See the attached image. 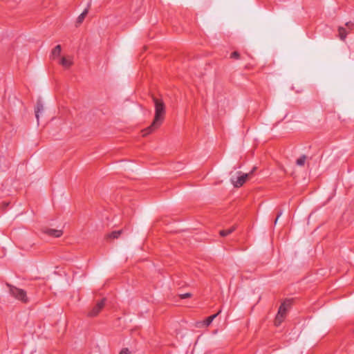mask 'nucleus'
<instances>
[{
	"label": "nucleus",
	"mask_w": 354,
	"mask_h": 354,
	"mask_svg": "<svg viewBox=\"0 0 354 354\" xmlns=\"http://www.w3.org/2000/svg\"><path fill=\"white\" fill-rule=\"evenodd\" d=\"M152 99L155 106V115L151 124L142 131L143 136H146L158 129L165 117L166 108L162 100L156 97H153Z\"/></svg>",
	"instance_id": "nucleus-1"
},
{
	"label": "nucleus",
	"mask_w": 354,
	"mask_h": 354,
	"mask_svg": "<svg viewBox=\"0 0 354 354\" xmlns=\"http://www.w3.org/2000/svg\"><path fill=\"white\" fill-rule=\"evenodd\" d=\"M290 306L291 301L290 300H286L281 304L274 319L275 326H278L283 322L288 312V310L290 308Z\"/></svg>",
	"instance_id": "nucleus-2"
},
{
	"label": "nucleus",
	"mask_w": 354,
	"mask_h": 354,
	"mask_svg": "<svg viewBox=\"0 0 354 354\" xmlns=\"http://www.w3.org/2000/svg\"><path fill=\"white\" fill-rule=\"evenodd\" d=\"M252 172L253 171H252L250 174H241V172H239L240 174L239 176H237L236 178L231 179L232 185L235 187H241L248 179L249 176L252 174Z\"/></svg>",
	"instance_id": "nucleus-3"
},
{
	"label": "nucleus",
	"mask_w": 354,
	"mask_h": 354,
	"mask_svg": "<svg viewBox=\"0 0 354 354\" xmlns=\"http://www.w3.org/2000/svg\"><path fill=\"white\" fill-rule=\"evenodd\" d=\"M10 294L22 301L26 302L28 300V295L24 289H9Z\"/></svg>",
	"instance_id": "nucleus-4"
},
{
	"label": "nucleus",
	"mask_w": 354,
	"mask_h": 354,
	"mask_svg": "<svg viewBox=\"0 0 354 354\" xmlns=\"http://www.w3.org/2000/svg\"><path fill=\"white\" fill-rule=\"evenodd\" d=\"M106 299L104 298L100 301L97 302L88 313V316L95 317L98 315L100 310L102 309L104 305Z\"/></svg>",
	"instance_id": "nucleus-5"
},
{
	"label": "nucleus",
	"mask_w": 354,
	"mask_h": 354,
	"mask_svg": "<svg viewBox=\"0 0 354 354\" xmlns=\"http://www.w3.org/2000/svg\"><path fill=\"white\" fill-rule=\"evenodd\" d=\"M41 232L49 236H53L55 238H59L62 236L63 234L62 230L51 229L46 227L42 228Z\"/></svg>",
	"instance_id": "nucleus-6"
},
{
	"label": "nucleus",
	"mask_w": 354,
	"mask_h": 354,
	"mask_svg": "<svg viewBox=\"0 0 354 354\" xmlns=\"http://www.w3.org/2000/svg\"><path fill=\"white\" fill-rule=\"evenodd\" d=\"M59 64H61L63 67L68 68L71 67L73 64V57H62L60 58Z\"/></svg>",
	"instance_id": "nucleus-7"
},
{
	"label": "nucleus",
	"mask_w": 354,
	"mask_h": 354,
	"mask_svg": "<svg viewBox=\"0 0 354 354\" xmlns=\"http://www.w3.org/2000/svg\"><path fill=\"white\" fill-rule=\"evenodd\" d=\"M62 52V47L60 45H57L51 52V57L53 59H57L60 56Z\"/></svg>",
	"instance_id": "nucleus-8"
},
{
	"label": "nucleus",
	"mask_w": 354,
	"mask_h": 354,
	"mask_svg": "<svg viewBox=\"0 0 354 354\" xmlns=\"http://www.w3.org/2000/svg\"><path fill=\"white\" fill-rule=\"evenodd\" d=\"M88 12V9L86 8L77 18L76 21V26H80L83 21L84 20L85 17H86L87 14Z\"/></svg>",
	"instance_id": "nucleus-9"
},
{
	"label": "nucleus",
	"mask_w": 354,
	"mask_h": 354,
	"mask_svg": "<svg viewBox=\"0 0 354 354\" xmlns=\"http://www.w3.org/2000/svg\"><path fill=\"white\" fill-rule=\"evenodd\" d=\"M122 230L113 231L106 235V239H118L122 234Z\"/></svg>",
	"instance_id": "nucleus-10"
},
{
	"label": "nucleus",
	"mask_w": 354,
	"mask_h": 354,
	"mask_svg": "<svg viewBox=\"0 0 354 354\" xmlns=\"http://www.w3.org/2000/svg\"><path fill=\"white\" fill-rule=\"evenodd\" d=\"M338 33L339 39L342 41H344L348 35L346 30L344 27H339Z\"/></svg>",
	"instance_id": "nucleus-11"
},
{
	"label": "nucleus",
	"mask_w": 354,
	"mask_h": 354,
	"mask_svg": "<svg viewBox=\"0 0 354 354\" xmlns=\"http://www.w3.org/2000/svg\"><path fill=\"white\" fill-rule=\"evenodd\" d=\"M221 310H220L216 314L213 315L212 316L208 317L203 322V326H208L212 321L218 316V314H220Z\"/></svg>",
	"instance_id": "nucleus-12"
},
{
	"label": "nucleus",
	"mask_w": 354,
	"mask_h": 354,
	"mask_svg": "<svg viewBox=\"0 0 354 354\" xmlns=\"http://www.w3.org/2000/svg\"><path fill=\"white\" fill-rule=\"evenodd\" d=\"M235 230H236V227L232 226V227H230L229 229L221 230L219 232V234L221 236H226L230 234L231 233H232Z\"/></svg>",
	"instance_id": "nucleus-13"
},
{
	"label": "nucleus",
	"mask_w": 354,
	"mask_h": 354,
	"mask_svg": "<svg viewBox=\"0 0 354 354\" xmlns=\"http://www.w3.org/2000/svg\"><path fill=\"white\" fill-rule=\"evenodd\" d=\"M44 110L43 104L41 102H38L37 104L36 108H35V116L37 120H39V113L42 112Z\"/></svg>",
	"instance_id": "nucleus-14"
},
{
	"label": "nucleus",
	"mask_w": 354,
	"mask_h": 354,
	"mask_svg": "<svg viewBox=\"0 0 354 354\" xmlns=\"http://www.w3.org/2000/svg\"><path fill=\"white\" fill-rule=\"evenodd\" d=\"M306 160V156L305 155H302L301 156L297 159L296 164L298 166L302 167L305 165Z\"/></svg>",
	"instance_id": "nucleus-15"
},
{
	"label": "nucleus",
	"mask_w": 354,
	"mask_h": 354,
	"mask_svg": "<svg viewBox=\"0 0 354 354\" xmlns=\"http://www.w3.org/2000/svg\"><path fill=\"white\" fill-rule=\"evenodd\" d=\"M240 57V55L237 51H234L231 54V58L239 59Z\"/></svg>",
	"instance_id": "nucleus-16"
},
{
	"label": "nucleus",
	"mask_w": 354,
	"mask_h": 354,
	"mask_svg": "<svg viewBox=\"0 0 354 354\" xmlns=\"http://www.w3.org/2000/svg\"><path fill=\"white\" fill-rule=\"evenodd\" d=\"M120 354H131V352L128 348H125L122 349V351L120 352Z\"/></svg>",
	"instance_id": "nucleus-17"
},
{
	"label": "nucleus",
	"mask_w": 354,
	"mask_h": 354,
	"mask_svg": "<svg viewBox=\"0 0 354 354\" xmlns=\"http://www.w3.org/2000/svg\"><path fill=\"white\" fill-rule=\"evenodd\" d=\"M191 294L190 293H185V294H182V295H180V297L181 299H185V298H188V297H191Z\"/></svg>",
	"instance_id": "nucleus-18"
},
{
	"label": "nucleus",
	"mask_w": 354,
	"mask_h": 354,
	"mask_svg": "<svg viewBox=\"0 0 354 354\" xmlns=\"http://www.w3.org/2000/svg\"><path fill=\"white\" fill-rule=\"evenodd\" d=\"M281 214H282V212H279L278 213V214L277 216V218H276V219L274 221V224H276L277 223V221H278L279 218L281 216Z\"/></svg>",
	"instance_id": "nucleus-19"
},
{
	"label": "nucleus",
	"mask_w": 354,
	"mask_h": 354,
	"mask_svg": "<svg viewBox=\"0 0 354 354\" xmlns=\"http://www.w3.org/2000/svg\"><path fill=\"white\" fill-rule=\"evenodd\" d=\"M346 26H348L350 29H351L353 26V24L351 21H348L346 23Z\"/></svg>",
	"instance_id": "nucleus-20"
},
{
	"label": "nucleus",
	"mask_w": 354,
	"mask_h": 354,
	"mask_svg": "<svg viewBox=\"0 0 354 354\" xmlns=\"http://www.w3.org/2000/svg\"><path fill=\"white\" fill-rule=\"evenodd\" d=\"M8 286L9 288H14L13 286H9V285H8Z\"/></svg>",
	"instance_id": "nucleus-21"
}]
</instances>
